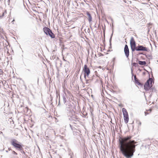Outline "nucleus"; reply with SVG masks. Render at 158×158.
Listing matches in <instances>:
<instances>
[{"mask_svg": "<svg viewBox=\"0 0 158 158\" xmlns=\"http://www.w3.org/2000/svg\"><path fill=\"white\" fill-rule=\"evenodd\" d=\"M111 38H112V37H111L110 38V43L111 42Z\"/></svg>", "mask_w": 158, "mask_h": 158, "instance_id": "nucleus-22", "label": "nucleus"}, {"mask_svg": "<svg viewBox=\"0 0 158 158\" xmlns=\"http://www.w3.org/2000/svg\"><path fill=\"white\" fill-rule=\"evenodd\" d=\"M83 70L84 72V78L86 79V76L88 77L90 73V71L88 67L85 64L84 65V68L83 69Z\"/></svg>", "mask_w": 158, "mask_h": 158, "instance_id": "nucleus-7", "label": "nucleus"}, {"mask_svg": "<svg viewBox=\"0 0 158 158\" xmlns=\"http://www.w3.org/2000/svg\"><path fill=\"white\" fill-rule=\"evenodd\" d=\"M67 110L69 111L68 112V115L69 119L70 121H73V123H75V121H76L77 118L75 115V113L72 108L68 109Z\"/></svg>", "mask_w": 158, "mask_h": 158, "instance_id": "nucleus-2", "label": "nucleus"}, {"mask_svg": "<svg viewBox=\"0 0 158 158\" xmlns=\"http://www.w3.org/2000/svg\"><path fill=\"white\" fill-rule=\"evenodd\" d=\"M13 153L14 154L16 155H17V153L16 152L14 151H13Z\"/></svg>", "mask_w": 158, "mask_h": 158, "instance_id": "nucleus-20", "label": "nucleus"}, {"mask_svg": "<svg viewBox=\"0 0 158 158\" xmlns=\"http://www.w3.org/2000/svg\"><path fill=\"white\" fill-rule=\"evenodd\" d=\"M16 158H18V157H16Z\"/></svg>", "mask_w": 158, "mask_h": 158, "instance_id": "nucleus-29", "label": "nucleus"}, {"mask_svg": "<svg viewBox=\"0 0 158 158\" xmlns=\"http://www.w3.org/2000/svg\"><path fill=\"white\" fill-rule=\"evenodd\" d=\"M124 52L126 57L127 58H128L129 55V52L128 46L127 45H126L125 46L124 48Z\"/></svg>", "mask_w": 158, "mask_h": 158, "instance_id": "nucleus-9", "label": "nucleus"}, {"mask_svg": "<svg viewBox=\"0 0 158 158\" xmlns=\"http://www.w3.org/2000/svg\"><path fill=\"white\" fill-rule=\"evenodd\" d=\"M69 125H70V127L72 128L71 125V124H70Z\"/></svg>", "mask_w": 158, "mask_h": 158, "instance_id": "nucleus-25", "label": "nucleus"}, {"mask_svg": "<svg viewBox=\"0 0 158 158\" xmlns=\"http://www.w3.org/2000/svg\"><path fill=\"white\" fill-rule=\"evenodd\" d=\"M89 81V80H86V83H88V81Z\"/></svg>", "mask_w": 158, "mask_h": 158, "instance_id": "nucleus-23", "label": "nucleus"}, {"mask_svg": "<svg viewBox=\"0 0 158 158\" xmlns=\"http://www.w3.org/2000/svg\"><path fill=\"white\" fill-rule=\"evenodd\" d=\"M63 101L64 103H65L66 102V99L65 96L63 95Z\"/></svg>", "mask_w": 158, "mask_h": 158, "instance_id": "nucleus-15", "label": "nucleus"}, {"mask_svg": "<svg viewBox=\"0 0 158 158\" xmlns=\"http://www.w3.org/2000/svg\"><path fill=\"white\" fill-rule=\"evenodd\" d=\"M147 48L146 47H144L142 45H139L138 46L136 47L135 50L137 51H147Z\"/></svg>", "mask_w": 158, "mask_h": 158, "instance_id": "nucleus-8", "label": "nucleus"}, {"mask_svg": "<svg viewBox=\"0 0 158 158\" xmlns=\"http://www.w3.org/2000/svg\"><path fill=\"white\" fill-rule=\"evenodd\" d=\"M23 153L24 154H25V152L24 151H23Z\"/></svg>", "mask_w": 158, "mask_h": 158, "instance_id": "nucleus-26", "label": "nucleus"}, {"mask_svg": "<svg viewBox=\"0 0 158 158\" xmlns=\"http://www.w3.org/2000/svg\"><path fill=\"white\" fill-rule=\"evenodd\" d=\"M138 124L139 126H141V123L139 121V123H138Z\"/></svg>", "mask_w": 158, "mask_h": 158, "instance_id": "nucleus-19", "label": "nucleus"}, {"mask_svg": "<svg viewBox=\"0 0 158 158\" xmlns=\"http://www.w3.org/2000/svg\"><path fill=\"white\" fill-rule=\"evenodd\" d=\"M130 44L131 47V48L132 52H134L136 48V43L134 40V38L133 37L131 38L130 40Z\"/></svg>", "mask_w": 158, "mask_h": 158, "instance_id": "nucleus-6", "label": "nucleus"}, {"mask_svg": "<svg viewBox=\"0 0 158 158\" xmlns=\"http://www.w3.org/2000/svg\"><path fill=\"white\" fill-rule=\"evenodd\" d=\"M44 33L47 35H49L52 38H55V35L52 31L48 27H45L43 29Z\"/></svg>", "mask_w": 158, "mask_h": 158, "instance_id": "nucleus-4", "label": "nucleus"}, {"mask_svg": "<svg viewBox=\"0 0 158 158\" xmlns=\"http://www.w3.org/2000/svg\"><path fill=\"white\" fill-rule=\"evenodd\" d=\"M11 143L15 148L21 151L23 150V148L21 143L16 139H12L11 142Z\"/></svg>", "mask_w": 158, "mask_h": 158, "instance_id": "nucleus-3", "label": "nucleus"}, {"mask_svg": "<svg viewBox=\"0 0 158 158\" xmlns=\"http://www.w3.org/2000/svg\"><path fill=\"white\" fill-rule=\"evenodd\" d=\"M133 69H132V68H131V73L132 76H133Z\"/></svg>", "mask_w": 158, "mask_h": 158, "instance_id": "nucleus-18", "label": "nucleus"}, {"mask_svg": "<svg viewBox=\"0 0 158 158\" xmlns=\"http://www.w3.org/2000/svg\"><path fill=\"white\" fill-rule=\"evenodd\" d=\"M9 1V0H8Z\"/></svg>", "mask_w": 158, "mask_h": 158, "instance_id": "nucleus-28", "label": "nucleus"}, {"mask_svg": "<svg viewBox=\"0 0 158 158\" xmlns=\"http://www.w3.org/2000/svg\"><path fill=\"white\" fill-rule=\"evenodd\" d=\"M133 66H134L135 67H136L138 66V64L135 63H133Z\"/></svg>", "mask_w": 158, "mask_h": 158, "instance_id": "nucleus-16", "label": "nucleus"}, {"mask_svg": "<svg viewBox=\"0 0 158 158\" xmlns=\"http://www.w3.org/2000/svg\"><path fill=\"white\" fill-rule=\"evenodd\" d=\"M132 136H129L121 138L119 139V148L120 150L126 158H131L135 152L136 142L131 139Z\"/></svg>", "mask_w": 158, "mask_h": 158, "instance_id": "nucleus-1", "label": "nucleus"}, {"mask_svg": "<svg viewBox=\"0 0 158 158\" xmlns=\"http://www.w3.org/2000/svg\"><path fill=\"white\" fill-rule=\"evenodd\" d=\"M63 60L64 61H66V60L64 58H63Z\"/></svg>", "mask_w": 158, "mask_h": 158, "instance_id": "nucleus-24", "label": "nucleus"}, {"mask_svg": "<svg viewBox=\"0 0 158 158\" xmlns=\"http://www.w3.org/2000/svg\"><path fill=\"white\" fill-rule=\"evenodd\" d=\"M144 87V89L146 90H149L152 87L147 82L145 84Z\"/></svg>", "mask_w": 158, "mask_h": 158, "instance_id": "nucleus-11", "label": "nucleus"}, {"mask_svg": "<svg viewBox=\"0 0 158 158\" xmlns=\"http://www.w3.org/2000/svg\"><path fill=\"white\" fill-rule=\"evenodd\" d=\"M134 80L135 81L136 80H137V79L136 78V75H135L134 76Z\"/></svg>", "mask_w": 158, "mask_h": 158, "instance_id": "nucleus-17", "label": "nucleus"}, {"mask_svg": "<svg viewBox=\"0 0 158 158\" xmlns=\"http://www.w3.org/2000/svg\"><path fill=\"white\" fill-rule=\"evenodd\" d=\"M86 15L87 16V17L89 22L90 24L91 22L92 21V18L91 15V14L89 13V12L88 11L86 12Z\"/></svg>", "mask_w": 158, "mask_h": 158, "instance_id": "nucleus-10", "label": "nucleus"}, {"mask_svg": "<svg viewBox=\"0 0 158 158\" xmlns=\"http://www.w3.org/2000/svg\"><path fill=\"white\" fill-rule=\"evenodd\" d=\"M122 111L124 116V122L126 123H127L128 122L129 120L128 113L126 109L124 108L122 109Z\"/></svg>", "mask_w": 158, "mask_h": 158, "instance_id": "nucleus-5", "label": "nucleus"}, {"mask_svg": "<svg viewBox=\"0 0 158 158\" xmlns=\"http://www.w3.org/2000/svg\"><path fill=\"white\" fill-rule=\"evenodd\" d=\"M135 83L138 84V85H142V84L139 82V80L137 79L135 81Z\"/></svg>", "mask_w": 158, "mask_h": 158, "instance_id": "nucleus-14", "label": "nucleus"}, {"mask_svg": "<svg viewBox=\"0 0 158 158\" xmlns=\"http://www.w3.org/2000/svg\"><path fill=\"white\" fill-rule=\"evenodd\" d=\"M14 21H15V20L14 19V20H13L12 22H13Z\"/></svg>", "mask_w": 158, "mask_h": 158, "instance_id": "nucleus-27", "label": "nucleus"}, {"mask_svg": "<svg viewBox=\"0 0 158 158\" xmlns=\"http://www.w3.org/2000/svg\"><path fill=\"white\" fill-rule=\"evenodd\" d=\"M139 64L141 65H144L146 64V62L145 61H138Z\"/></svg>", "mask_w": 158, "mask_h": 158, "instance_id": "nucleus-13", "label": "nucleus"}, {"mask_svg": "<svg viewBox=\"0 0 158 158\" xmlns=\"http://www.w3.org/2000/svg\"><path fill=\"white\" fill-rule=\"evenodd\" d=\"M148 83L149 84L150 86H152V80L151 78H150L146 82Z\"/></svg>", "mask_w": 158, "mask_h": 158, "instance_id": "nucleus-12", "label": "nucleus"}, {"mask_svg": "<svg viewBox=\"0 0 158 158\" xmlns=\"http://www.w3.org/2000/svg\"><path fill=\"white\" fill-rule=\"evenodd\" d=\"M145 115H146L147 114H148L147 112H145Z\"/></svg>", "mask_w": 158, "mask_h": 158, "instance_id": "nucleus-21", "label": "nucleus"}]
</instances>
